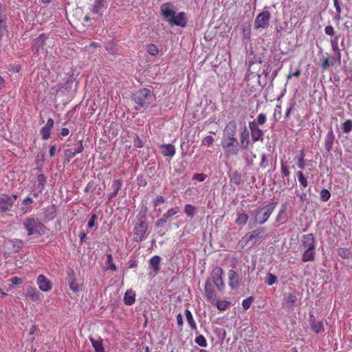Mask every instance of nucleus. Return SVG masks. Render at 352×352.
<instances>
[{"instance_id":"34","label":"nucleus","mask_w":352,"mask_h":352,"mask_svg":"<svg viewBox=\"0 0 352 352\" xmlns=\"http://www.w3.org/2000/svg\"><path fill=\"white\" fill-rule=\"evenodd\" d=\"M185 316L190 328L192 330L197 329V324L193 318L191 311L189 309L185 310Z\"/></svg>"},{"instance_id":"46","label":"nucleus","mask_w":352,"mask_h":352,"mask_svg":"<svg viewBox=\"0 0 352 352\" xmlns=\"http://www.w3.org/2000/svg\"><path fill=\"white\" fill-rule=\"evenodd\" d=\"M277 281V277L272 274V273H267V276L265 278V283L271 286L274 285Z\"/></svg>"},{"instance_id":"1","label":"nucleus","mask_w":352,"mask_h":352,"mask_svg":"<svg viewBox=\"0 0 352 352\" xmlns=\"http://www.w3.org/2000/svg\"><path fill=\"white\" fill-rule=\"evenodd\" d=\"M236 123L230 121L225 127L221 140V146L228 156L236 155L239 151V142L236 138Z\"/></svg>"},{"instance_id":"25","label":"nucleus","mask_w":352,"mask_h":352,"mask_svg":"<svg viewBox=\"0 0 352 352\" xmlns=\"http://www.w3.org/2000/svg\"><path fill=\"white\" fill-rule=\"evenodd\" d=\"M204 289L208 300L214 304V300L217 299L216 295L214 289L212 288V285L209 281L206 282Z\"/></svg>"},{"instance_id":"39","label":"nucleus","mask_w":352,"mask_h":352,"mask_svg":"<svg viewBox=\"0 0 352 352\" xmlns=\"http://www.w3.org/2000/svg\"><path fill=\"white\" fill-rule=\"evenodd\" d=\"M184 213L190 219H192L195 217V212L197 211V208L191 205V204H186L184 206Z\"/></svg>"},{"instance_id":"55","label":"nucleus","mask_w":352,"mask_h":352,"mask_svg":"<svg viewBox=\"0 0 352 352\" xmlns=\"http://www.w3.org/2000/svg\"><path fill=\"white\" fill-rule=\"evenodd\" d=\"M214 139L211 135H207L202 140V144H206L208 146H210L214 143Z\"/></svg>"},{"instance_id":"2","label":"nucleus","mask_w":352,"mask_h":352,"mask_svg":"<svg viewBox=\"0 0 352 352\" xmlns=\"http://www.w3.org/2000/svg\"><path fill=\"white\" fill-rule=\"evenodd\" d=\"M160 13L164 20L170 25H177L184 28L187 23L186 13L181 12L176 14L173 5L170 3H164L160 7Z\"/></svg>"},{"instance_id":"5","label":"nucleus","mask_w":352,"mask_h":352,"mask_svg":"<svg viewBox=\"0 0 352 352\" xmlns=\"http://www.w3.org/2000/svg\"><path fill=\"white\" fill-rule=\"evenodd\" d=\"M154 100V96L148 89L144 88L136 91L133 96V100L136 104L135 109L140 111L147 107Z\"/></svg>"},{"instance_id":"4","label":"nucleus","mask_w":352,"mask_h":352,"mask_svg":"<svg viewBox=\"0 0 352 352\" xmlns=\"http://www.w3.org/2000/svg\"><path fill=\"white\" fill-rule=\"evenodd\" d=\"M137 222L133 228V241L140 242L145 239V235L148 228L146 212H140L137 216Z\"/></svg>"},{"instance_id":"60","label":"nucleus","mask_w":352,"mask_h":352,"mask_svg":"<svg viewBox=\"0 0 352 352\" xmlns=\"http://www.w3.org/2000/svg\"><path fill=\"white\" fill-rule=\"evenodd\" d=\"M334 56L330 58L332 62H338V63L340 64L341 63V53L340 52H333Z\"/></svg>"},{"instance_id":"58","label":"nucleus","mask_w":352,"mask_h":352,"mask_svg":"<svg viewBox=\"0 0 352 352\" xmlns=\"http://www.w3.org/2000/svg\"><path fill=\"white\" fill-rule=\"evenodd\" d=\"M330 65H333V62L331 60L329 57L325 58L322 63V68L326 69Z\"/></svg>"},{"instance_id":"45","label":"nucleus","mask_w":352,"mask_h":352,"mask_svg":"<svg viewBox=\"0 0 352 352\" xmlns=\"http://www.w3.org/2000/svg\"><path fill=\"white\" fill-rule=\"evenodd\" d=\"M342 131L345 133H349L352 131V120H347L342 125Z\"/></svg>"},{"instance_id":"17","label":"nucleus","mask_w":352,"mask_h":352,"mask_svg":"<svg viewBox=\"0 0 352 352\" xmlns=\"http://www.w3.org/2000/svg\"><path fill=\"white\" fill-rule=\"evenodd\" d=\"M25 295L30 300L36 302H40L42 300L40 292L32 287H27Z\"/></svg>"},{"instance_id":"37","label":"nucleus","mask_w":352,"mask_h":352,"mask_svg":"<svg viewBox=\"0 0 352 352\" xmlns=\"http://www.w3.org/2000/svg\"><path fill=\"white\" fill-rule=\"evenodd\" d=\"M248 220V214L245 213H238L236 219H235V223L239 226H243L247 223Z\"/></svg>"},{"instance_id":"52","label":"nucleus","mask_w":352,"mask_h":352,"mask_svg":"<svg viewBox=\"0 0 352 352\" xmlns=\"http://www.w3.org/2000/svg\"><path fill=\"white\" fill-rule=\"evenodd\" d=\"M296 194L298 196L299 200L301 203H306V204L309 203V200L306 192L298 193L296 190Z\"/></svg>"},{"instance_id":"27","label":"nucleus","mask_w":352,"mask_h":352,"mask_svg":"<svg viewBox=\"0 0 352 352\" xmlns=\"http://www.w3.org/2000/svg\"><path fill=\"white\" fill-rule=\"evenodd\" d=\"M122 186V181L121 179H116L113 182L111 188L112 189V192L109 195V200L114 198L119 190L121 189Z\"/></svg>"},{"instance_id":"19","label":"nucleus","mask_w":352,"mask_h":352,"mask_svg":"<svg viewBox=\"0 0 352 352\" xmlns=\"http://www.w3.org/2000/svg\"><path fill=\"white\" fill-rule=\"evenodd\" d=\"M228 285L232 289H236L239 285V276L233 270H229L228 273Z\"/></svg>"},{"instance_id":"50","label":"nucleus","mask_w":352,"mask_h":352,"mask_svg":"<svg viewBox=\"0 0 352 352\" xmlns=\"http://www.w3.org/2000/svg\"><path fill=\"white\" fill-rule=\"evenodd\" d=\"M6 30V19H0V41Z\"/></svg>"},{"instance_id":"53","label":"nucleus","mask_w":352,"mask_h":352,"mask_svg":"<svg viewBox=\"0 0 352 352\" xmlns=\"http://www.w3.org/2000/svg\"><path fill=\"white\" fill-rule=\"evenodd\" d=\"M253 300V298L252 297H248L245 299H244L243 301H242V306H243V308L245 309V310H247L248 309L250 306H251V304H252V302Z\"/></svg>"},{"instance_id":"38","label":"nucleus","mask_w":352,"mask_h":352,"mask_svg":"<svg viewBox=\"0 0 352 352\" xmlns=\"http://www.w3.org/2000/svg\"><path fill=\"white\" fill-rule=\"evenodd\" d=\"M47 39V36L45 34H41L38 37H37L34 40V47L36 48V50L38 51V50L43 47L45 45V42Z\"/></svg>"},{"instance_id":"62","label":"nucleus","mask_w":352,"mask_h":352,"mask_svg":"<svg viewBox=\"0 0 352 352\" xmlns=\"http://www.w3.org/2000/svg\"><path fill=\"white\" fill-rule=\"evenodd\" d=\"M206 178V175L203 173L195 174L192 177V179L197 180L199 182H204Z\"/></svg>"},{"instance_id":"14","label":"nucleus","mask_w":352,"mask_h":352,"mask_svg":"<svg viewBox=\"0 0 352 352\" xmlns=\"http://www.w3.org/2000/svg\"><path fill=\"white\" fill-rule=\"evenodd\" d=\"M107 0H94L91 7V12L94 14H98L100 16L102 15L103 10L107 8Z\"/></svg>"},{"instance_id":"35","label":"nucleus","mask_w":352,"mask_h":352,"mask_svg":"<svg viewBox=\"0 0 352 352\" xmlns=\"http://www.w3.org/2000/svg\"><path fill=\"white\" fill-rule=\"evenodd\" d=\"M46 181V177L43 174H39L37 175L36 183L34 184V186L38 188V190H43Z\"/></svg>"},{"instance_id":"59","label":"nucleus","mask_w":352,"mask_h":352,"mask_svg":"<svg viewBox=\"0 0 352 352\" xmlns=\"http://www.w3.org/2000/svg\"><path fill=\"white\" fill-rule=\"evenodd\" d=\"M324 32L327 35L333 36L335 34L334 28L331 25H327L324 28Z\"/></svg>"},{"instance_id":"43","label":"nucleus","mask_w":352,"mask_h":352,"mask_svg":"<svg viewBox=\"0 0 352 352\" xmlns=\"http://www.w3.org/2000/svg\"><path fill=\"white\" fill-rule=\"evenodd\" d=\"M90 340L96 352H104L102 342L100 340H96L93 338H91Z\"/></svg>"},{"instance_id":"30","label":"nucleus","mask_w":352,"mask_h":352,"mask_svg":"<svg viewBox=\"0 0 352 352\" xmlns=\"http://www.w3.org/2000/svg\"><path fill=\"white\" fill-rule=\"evenodd\" d=\"M249 131H248L246 126H244V129L241 131L240 134V140L242 148H246L249 146L250 144V139H249Z\"/></svg>"},{"instance_id":"23","label":"nucleus","mask_w":352,"mask_h":352,"mask_svg":"<svg viewBox=\"0 0 352 352\" xmlns=\"http://www.w3.org/2000/svg\"><path fill=\"white\" fill-rule=\"evenodd\" d=\"M335 140V135L333 133V131L332 128H331L325 136L324 139V148L328 151L330 152L332 149V146Z\"/></svg>"},{"instance_id":"47","label":"nucleus","mask_w":352,"mask_h":352,"mask_svg":"<svg viewBox=\"0 0 352 352\" xmlns=\"http://www.w3.org/2000/svg\"><path fill=\"white\" fill-rule=\"evenodd\" d=\"M195 342L197 344L202 347H206L208 345L206 339L202 335L197 336L195 339Z\"/></svg>"},{"instance_id":"48","label":"nucleus","mask_w":352,"mask_h":352,"mask_svg":"<svg viewBox=\"0 0 352 352\" xmlns=\"http://www.w3.org/2000/svg\"><path fill=\"white\" fill-rule=\"evenodd\" d=\"M320 196L322 201H327L331 197V193L327 189L323 188L320 191Z\"/></svg>"},{"instance_id":"31","label":"nucleus","mask_w":352,"mask_h":352,"mask_svg":"<svg viewBox=\"0 0 352 352\" xmlns=\"http://www.w3.org/2000/svg\"><path fill=\"white\" fill-rule=\"evenodd\" d=\"M315 250H304L302 254V261L303 262L313 261L315 259Z\"/></svg>"},{"instance_id":"41","label":"nucleus","mask_w":352,"mask_h":352,"mask_svg":"<svg viewBox=\"0 0 352 352\" xmlns=\"http://www.w3.org/2000/svg\"><path fill=\"white\" fill-rule=\"evenodd\" d=\"M338 254L341 258L344 259L349 258L352 256V253L345 248H339L338 249Z\"/></svg>"},{"instance_id":"3","label":"nucleus","mask_w":352,"mask_h":352,"mask_svg":"<svg viewBox=\"0 0 352 352\" xmlns=\"http://www.w3.org/2000/svg\"><path fill=\"white\" fill-rule=\"evenodd\" d=\"M276 203H270L265 206L257 208L251 212V219L254 223L264 224L270 218L276 208Z\"/></svg>"},{"instance_id":"36","label":"nucleus","mask_w":352,"mask_h":352,"mask_svg":"<svg viewBox=\"0 0 352 352\" xmlns=\"http://www.w3.org/2000/svg\"><path fill=\"white\" fill-rule=\"evenodd\" d=\"M311 330L316 333H320L324 331L322 321H317L316 322H311L310 325Z\"/></svg>"},{"instance_id":"13","label":"nucleus","mask_w":352,"mask_h":352,"mask_svg":"<svg viewBox=\"0 0 352 352\" xmlns=\"http://www.w3.org/2000/svg\"><path fill=\"white\" fill-rule=\"evenodd\" d=\"M13 206V199L10 196L3 195L0 197V214L11 210Z\"/></svg>"},{"instance_id":"28","label":"nucleus","mask_w":352,"mask_h":352,"mask_svg":"<svg viewBox=\"0 0 352 352\" xmlns=\"http://www.w3.org/2000/svg\"><path fill=\"white\" fill-rule=\"evenodd\" d=\"M135 292L130 289L126 291L124 296V302L126 305H131L135 302Z\"/></svg>"},{"instance_id":"18","label":"nucleus","mask_w":352,"mask_h":352,"mask_svg":"<svg viewBox=\"0 0 352 352\" xmlns=\"http://www.w3.org/2000/svg\"><path fill=\"white\" fill-rule=\"evenodd\" d=\"M67 283L69 284V289L74 292H78L80 290V285L76 281L74 271L70 269L69 271H67Z\"/></svg>"},{"instance_id":"8","label":"nucleus","mask_w":352,"mask_h":352,"mask_svg":"<svg viewBox=\"0 0 352 352\" xmlns=\"http://www.w3.org/2000/svg\"><path fill=\"white\" fill-rule=\"evenodd\" d=\"M270 16L271 14L270 12L267 10H263V12L259 13L254 20V28L258 29L267 28L269 25Z\"/></svg>"},{"instance_id":"54","label":"nucleus","mask_w":352,"mask_h":352,"mask_svg":"<svg viewBox=\"0 0 352 352\" xmlns=\"http://www.w3.org/2000/svg\"><path fill=\"white\" fill-rule=\"evenodd\" d=\"M280 170L281 173L284 177H287L289 176L290 172L289 170V168L283 162H281Z\"/></svg>"},{"instance_id":"21","label":"nucleus","mask_w":352,"mask_h":352,"mask_svg":"<svg viewBox=\"0 0 352 352\" xmlns=\"http://www.w3.org/2000/svg\"><path fill=\"white\" fill-rule=\"evenodd\" d=\"M54 122L52 118H49L47 123L41 130V134L43 140H47L50 137L51 130L54 126Z\"/></svg>"},{"instance_id":"9","label":"nucleus","mask_w":352,"mask_h":352,"mask_svg":"<svg viewBox=\"0 0 352 352\" xmlns=\"http://www.w3.org/2000/svg\"><path fill=\"white\" fill-rule=\"evenodd\" d=\"M223 273V271L222 268L220 267H217L212 270L211 274L214 284L220 291H223L225 288V284L222 279Z\"/></svg>"},{"instance_id":"29","label":"nucleus","mask_w":352,"mask_h":352,"mask_svg":"<svg viewBox=\"0 0 352 352\" xmlns=\"http://www.w3.org/2000/svg\"><path fill=\"white\" fill-rule=\"evenodd\" d=\"M287 210V204H283L281 207L276 215V221L280 223V224L285 223L286 222L285 217V212Z\"/></svg>"},{"instance_id":"51","label":"nucleus","mask_w":352,"mask_h":352,"mask_svg":"<svg viewBox=\"0 0 352 352\" xmlns=\"http://www.w3.org/2000/svg\"><path fill=\"white\" fill-rule=\"evenodd\" d=\"M331 46L332 51L333 52H340V50L339 49V46H338V37H336V38H332L331 40Z\"/></svg>"},{"instance_id":"44","label":"nucleus","mask_w":352,"mask_h":352,"mask_svg":"<svg viewBox=\"0 0 352 352\" xmlns=\"http://www.w3.org/2000/svg\"><path fill=\"white\" fill-rule=\"evenodd\" d=\"M107 270L116 271L117 267L113 261V256L109 254L107 255Z\"/></svg>"},{"instance_id":"16","label":"nucleus","mask_w":352,"mask_h":352,"mask_svg":"<svg viewBox=\"0 0 352 352\" xmlns=\"http://www.w3.org/2000/svg\"><path fill=\"white\" fill-rule=\"evenodd\" d=\"M249 128L251 132L252 140L255 142L257 141H263L264 131L254 124H249Z\"/></svg>"},{"instance_id":"15","label":"nucleus","mask_w":352,"mask_h":352,"mask_svg":"<svg viewBox=\"0 0 352 352\" xmlns=\"http://www.w3.org/2000/svg\"><path fill=\"white\" fill-rule=\"evenodd\" d=\"M36 283L39 289L43 292H47L52 289V283L43 275L41 274L37 277Z\"/></svg>"},{"instance_id":"64","label":"nucleus","mask_w":352,"mask_h":352,"mask_svg":"<svg viewBox=\"0 0 352 352\" xmlns=\"http://www.w3.org/2000/svg\"><path fill=\"white\" fill-rule=\"evenodd\" d=\"M294 105H295V102H291L289 103V105L287 108V110H286V112H285V117L286 118H289V116H290V113L293 109V108L294 107Z\"/></svg>"},{"instance_id":"40","label":"nucleus","mask_w":352,"mask_h":352,"mask_svg":"<svg viewBox=\"0 0 352 352\" xmlns=\"http://www.w3.org/2000/svg\"><path fill=\"white\" fill-rule=\"evenodd\" d=\"M214 303L219 311L226 310L230 305V302L227 300H219L218 299L214 300Z\"/></svg>"},{"instance_id":"20","label":"nucleus","mask_w":352,"mask_h":352,"mask_svg":"<svg viewBox=\"0 0 352 352\" xmlns=\"http://www.w3.org/2000/svg\"><path fill=\"white\" fill-rule=\"evenodd\" d=\"M33 203V199L30 197H25L19 208V211L22 213V214H25L29 213L32 211V204Z\"/></svg>"},{"instance_id":"11","label":"nucleus","mask_w":352,"mask_h":352,"mask_svg":"<svg viewBox=\"0 0 352 352\" xmlns=\"http://www.w3.org/2000/svg\"><path fill=\"white\" fill-rule=\"evenodd\" d=\"M179 212V207H175L169 209L166 213H164L162 218L158 219L155 223L157 228H162L164 224L168 221L169 219L177 214Z\"/></svg>"},{"instance_id":"49","label":"nucleus","mask_w":352,"mask_h":352,"mask_svg":"<svg viewBox=\"0 0 352 352\" xmlns=\"http://www.w3.org/2000/svg\"><path fill=\"white\" fill-rule=\"evenodd\" d=\"M147 52L152 56H155L159 53V50L155 45L149 44L147 46Z\"/></svg>"},{"instance_id":"63","label":"nucleus","mask_w":352,"mask_h":352,"mask_svg":"<svg viewBox=\"0 0 352 352\" xmlns=\"http://www.w3.org/2000/svg\"><path fill=\"white\" fill-rule=\"evenodd\" d=\"M98 219V216L96 214H93L90 219L88 221L87 226L89 228H92L95 225V221Z\"/></svg>"},{"instance_id":"57","label":"nucleus","mask_w":352,"mask_h":352,"mask_svg":"<svg viewBox=\"0 0 352 352\" xmlns=\"http://www.w3.org/2000/svg\"><path fill=\"white\" fill-rule=\"evenodd\" d=\"M305 153L304 151H302L301 157L298 158L297 166L300 169H304L305 168V160H304Z\"/></svg>"},{"instance_id":"61","label":"nucleus","mask_w":352,"mask_h":352,"mask_svg":"<svg viewBox=\"0 0 352 352\" xmlns=\"http://www.w3.org/2000/svg\"><path fill=\"white\" fill-rule=\"evenodd\" d=\"M134 146L137 148H142L144 146L143 142L140 139L138 135H135L133 141Z\"/></svg>"},{"instance_id":"42","label":"nucleus","mask_w":352,"mask_h":352,"mask_svg":"<svg viewBox=\"0 0 352 352\" xmlns=\"http://www.w3.org/2000/svg\"><path fill=\"white\" fill-rule=\"evenodd\" d=\"M296 174L297 175L298 182H299L301 187H302L304 188H306L308 185V181H307V178L304 176V174L302 173V172L297 171Z\"/></svg>"},{"instance_id":"56","label":"nucleus","mask_w":352,"mask_h":352,"mask_svg":"<svg viewBox=\"0 0 352 352\" xmlns=\"http://www.w3.org/2000/svg\"><path fill=\"white\" fill-rule=\"evenodd\" d=\"M164 202H165V198L163 196L158 195L155 197V199L153 201L154 207L160 206L161 204H162Z\"/></svg>"},{"instance_id":"26","label":"nucleus","mask_w":352,"mask_h":352,"mask_svg":"<svg viewBox=\"0 0 352 352\" xmlns=\"http://www.w3.org/2000/svg\"><path fill=\"white\" fill-rule=\"evenodd\" d=\"M83 151V145H82V141L79 140L78 142V147L73 150V149H67L65 151V155L67 158L69 160L72 158H74L77 154L82 153Z\"/></svg>"},{"instance_id":"33","label":"nucleus","mask_w":352,"mask_h":352,"mask_svg":"<svg viewBox=\"0 0 352 352\" xmlns=\"http://www.w3.org/2000/svg\"><path fill=\"white\" fill-rule=\"evenodd\" d=\"M267 122V116L265 113H259L256 118L252 122H250L249 124H254L257 126H263Z\"/></svg>"},{"instance_id":"24","label":"nucleus","mask_w":352,"mask_h":352,"mask_svg":"<svg viewBox=\"0 0 352 352\" xmlns=\"http://www.w3.org/2000/svg\"><path fill=\"white\" fill-rule=\"evenodd\" d=\"M297 301V297L294 292H292L288 294L287 295H285L283 300V305L288 309H292L294 307V304Z\"/></svg>"},{"instance_id":"7","label":"nucleus","mask_w":352,"mask_h":352,"mask_svg":"<svg viewBox=\"0 0 352 352\" xmlns=\"http://www.w3.org/2000/svg\"><path fill=\"white\" fill-rule=\"evenodd\" d=\"M265 228L263 227L258 228L254 230L248 232L241 239V242L244 245H250V247L256 245L257 242L261 241L265 234Z\"/></svg>"},{"instance_id":"10","label":"nucleus","mask_w":352,"mask_h":352,"mask_svg":"<svg viewBox=\"0 0 352 352\" xmlns=\"http://www.w3.org/2000/svg\"><path fill=\"white\" fill-rule=\"evenodd\" d=\"M316 241L312 234L302 236L300 247L303 250H316Z\"/></svg>"},{"instance_id":"6","label":"nucleus","mask_w":352,"mask_h":352,"mask_svg":"<svg viewBox=\"0 0 352 352\" xmlns=\"http://www.w3.org/2000/svg\"><path fill=\"white\" fill-rule=\"evenodd\" d=\"M28 236L36 234L41 236L45 234L46 227L38 219L34 217L27 218L23 223Z\"/></svg>"},{"instance_id":"22","label":"nucleus","mask_w":352,"mask_h":352,"mask_svg":"<svg viewBox=\"0 0 352 352\" xmlns=\"http://www.w3.org/2000/svg\"><path fill=\"white\" fill-rule=\"evenodd\" d=\"M160 147L162 154L165 157H172L175 155V148L171 144H162Z\"/></svg>"},{"instance_id":"32","label":"nucleus","mask_w":352,"mask_h":352,"mask_svg":"<svg viewBox=\"0 0 352 352\" xmlns=\"http://www.w3.org/2000/svg\"><path fill=\"white\" fill-rule=\"evenodd\" d=\"M244 151L245 158L247 160L248 164H252L254 159L256 158V155L252 151V148L250 146L246 148H242Z\"/></svg>"},{"instance_id":"12","label":"nucleus","mask_w":352,"mask_h":352,"mask_svg":"<svg viewBox=\"0 0 352 352\" xmlns=\"http://www.w3.org/2000/svg\"><path fill=\"white\" fill-rule=\"evenodd\" d=\"M160 261L161 258L159 256H153L150 258L148 261L150 269L148 274L151 277H154L158 274L160 269Z\"/></svg>"}]
</instances>
